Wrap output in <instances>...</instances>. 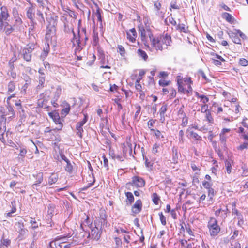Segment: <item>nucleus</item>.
Listing matches in <instances>:
<instances>
[{"mask_svg": "<svg viewBox=\"0 0 248 248\" xmlns=\"http://www.w3.org/2000/svg\"><path fill=\"white\" fill-rule=\"evenodd\" d=\"M139 35H140L142 41H146V37L148 36L150 40L151 35H153L150 30H145L143 28H140L139 30Z\"/></svg>", "mask_w": 248, "mask_h": 248, "instance_id": "obj_11", "label": "nucleus"}, {"mask_svg": "<svg viewBox=\"0 0 248 248\" xmlns=\"http://www.w3.org/2000/svg\"><path fill=\"white\" fill-rule=\"evenodd\" d=\"M244 126L246 129L240 127L239 128V132L241 133L242 138L245 139V140H248V125L244 124Z\"/></svg>", "mask_w": 248, "mask_h": 248, "instance_id": "obj_17", "label": "nucleus"}, {"mask_svg": "<svg viewBox=\"0 0 248 248\" xmlns=\"http://www.w3.org/2000/svg\"><path fill=\"white\" fill-rule=\"evenodd\" d=\"M96 6L97 7V9L96 12L95 13V15L96 16V17L97 18L98 20L99 21H100V22H101L102 18H101V13L100 11V9L97 5H96Z\"/></svg>", "mask_w": 248, "mask_h": 248, "instance_id": "obj_50", "label": "nucleus"}, {"mask_svg": "<svg viewBox=\"0 0 248 248\" xmlns=\"http://www.w3.org/2000/svg\"><path fill=\"white\" fill-rule=\"evenodd\" d=\"M127 39L131 42L133 43L136 40V36H133L129 32H126Z\"/></svg>", "mask_w": 248, "mask_h": 248, "instance_id": "obj_46", "label": "nucleus"}, {"mask_svg": "<svg viewBox=\"0 0 248 248\" xmlns=\"http://www.w3.org/2000/svg\"><path fill=\"white\" fill-rule=\"evenodd\" d=\"M47 92L46 91L44 93L40 94L39 95V98H41L42 99V101H44V103L46 104L49 98V95L47 94Z\"/></svg>", "mask_w": 248, "mask_h": 248, "instance_id": "obj_30", "label": "nucleus"}, {"mask_svg": "<svg viewBox=\"0 0 248 248\" xmlns=\"http://www.w3.org/2000/svg\"><path fill=\"white\" fill-rule=\"evenodd\" d=\"M159 216L161 224L164 226L166 225V220L165 217L163 215L162 212L159 213Z\"/></svg>", "mask_w": 248, "mask_h": 248, "instance_id": "obj_49", "label": "nucleus"}, {"mask_svg": "<svg viewBox=\"0 0 248 248\" xmlns=\"http://www.w3.org/2000/svg\"><path fill=\"white\" fill-rule=\"evenodd\" d=\"M10 243H11V241L10 239L3 238L1 240V244H0V248H2V247L4 246L7 247L10 245Z\"/></svg>", "mask_w": 248, "mask_h": 248, "instance_id": "obj_33", "label": "nucleus"}, {"mask_svg": "<svg viewBox=\"0 0 248 248\" xmlns=\"http://www.w3.org/2000/svg\"><path fill=\"white\" fill-rule=\"evenodd\" d=\"M231 248H241L240 244L236 240H233L231 243Z\"/></svg>", "mask_w": 248, "mask_h": 248, "instance_id": "obj_41", "label": "nucleus"}, {"mask_svg": "<svg viewBox=\"0 0 248 248\" xmlns=\"http://www.w3.org/2000/svg\"><path fill=\"white\" fill-rule=\"evenodd\" d=\"M72 32L73 35V37L71 40V42L73 43V46H76L77 44H81L82 43L80 40L81 35L79 34V30H78V32L77 36H76L75 33L74 32L73 30H72Z\"/></svg>", "mask_w": 248, "mask_h": 248, "instance_id": "obj_15", "label": "nucleus"}, {"mask_svg": "<svg viewBox=\"0 0 248 248\" xmlns=\"http://www.w3.org/2000/svg\"><path fill=\"white\" fill-rule=\"evenodd\" d=\"M3 30H4L6 34L9 35L13 32L14 29L12 25H9L8 23L7 25L4 26Z\"/></svg>", "mask_w": 248, "mask_h": 248, "instance_id": "obj_21", "label": "nucleus"}, {"mask_svg": "<svg viewBox=\"0 0 248 248\" xmlns=\"http://www.w3.org/2000/svg\"><path fill=\"white\" fill-rule=\"evenodd\" d=\"M70 106H69L68 107H66L64 108H63L62 110V114L63 115H67L69 112V111H70Z\"/></svg>", "mask_w": 248, "mask_h": 248, "instance_id": "obj_63", "label": "nucleus"}, {"mask_svg": "<svg viewBox=\"0 0 248 248\" xmlns=\"http://www.w3.org/2000/svg\"><path fill=\"white\" fill-rule=\"evenodd\" d=\"M84 118H83V119L82 121L78 122L76 125V126L78 127V128L82 127L83 125L87 122V121L88 120L87 114H84Z\"/></svg>", "mask_w": 248, "mask_h": 248, "instance_id": "obj_27", "label": "nucleus"}, {"mask_svg": "<svg viewBox=\"0 0 248 248\" xmlns=\"http://www.w3.org/2000/svg\"><path fill=\"white\" fill-rule=\"evenodd\" d=\"M37 105L39 107L43 108L44 107V108H48V106L46 105L44 103V101H42V99L41 98H39L38 100Z\"/></svg>", "mask_w": 248, "mask_h": 248, "instance_id": "obj_40", "label": "nucleus"}, {"mask_svg": "<svg viewBox=\"0 0 248 248\" xmlns=\"http://www.w3.org/2000/svg\"><path fill=\"white\" fill-rule=\"evenodd\" d=\"M232 213L237 216V219H241L243 217L242 215L235 207L232 209Z\"/></svg>", "mask_w": 248, "mask_h": 248, "instance_id": "obj_47", "label": "nucleus"}, {"mask_svg": "<svg viewBox=\"0 0 248 248\" xmlns=\"http://www.w3.org/2000/svg\"><path fill=\"white\" fill-rule=\"evenodd\" d=\"M32 176L35 178V183L31 186L32 189L38 190L37 187L39 186L43 181V173L42 172H36L32 174Z\"/></svg>", "mask_w": 248, "mask_h": 248, "instance_id": "obj_8", "label": "nucleus"}, {"mask_svg": "<svg viewBox=\"0 0 248 248\" xmlns=\"http://www.w3.org/2000/svg\"><path fill=\"white\" fill-rule=\"evenodd\" d=\"M30 223L32 224L33 225L32 226V229H36L38 227V225H37V222L32 217H31V220L30 221Z\"/></svg>", "mask_w": 248, "mask_h": 248, "instance_id": "obj_57", "label": "nucleus"}, {"mask_svg": "<svg viewBox=\"0 0 248 248\" xmlns=\"http://www.w3.org/2000/svg\"><path fill=\"white\" fill-rule=\"evenodd\" d=\"M152 200L154 204L157 205L160 200L159 197L156 193H154L152 195Z\"/></svg>", "mask_w": 248, "mask_h": 248, "instance_id": "obj_37", "label": "nucleus"}, {"mask_svg": "<svg viewBox=\"0 0 248 248\" xmlns=\"http://www.w3.org/2000/svg\"><path fill=\"white\" fill-rule=\"evenodd\" d=\"M159 147V145L156 144V143H155L154 145H153V148H152V152L154 154H156L157 153H158V150H157V149Z\"/></svg>", "mask_w": 248, "mask_h": 248, "instance_id": "obj_61", "label": "nucleus"}, {"mask_svg": "<svg viewBox=\"0 0 248 248\" xmlns=\"http://www.w3.org/2000/svg\"><path fill=\"white\" fill-rule=\"evenodd\" d=\"M9 17L8 9L5 6H2L0 11V21L3 23H8L7 20Z\"/></svg>", "mask_w": 248, "mask_h": 248, "instance_id": "obj_10", "label": "nucleus"}, {"mask_svg": "<svg viewBox=\"0 0 248 248\" xmlns=\"http://www.w3.org/2000/svg\"><path fill=\"white\" fill-rule=\"evenodd\" d=\"M62 89L60 86H58L56 88V91L54 93V96L53 97V99L55 100H57L59 98L61 94Z\"/></svg>", "mask_w": 248, "mask_h": 248, "instance_id": "obj_28", "label": "nucleus"}, {"mask_svg": "<svg viewBox=\"0 0 248 248\" xmlns=\"http://www.w3.org/2000/svg\"><path fill=\"white\" fill-rule=\"evenodd\" d=\"M177 29L179 30L181 32L186 33L187 31L186 26L184 24H179L177 26Z\"/></svg>", "mask_w": 248, "mask_h": 248, "instance_id": "obj_45", "label": "nucleus"}, {"mask_svg": "<svg viewBox=\"0 0 248 248\" xmlns=\"http://www.w3.org/2000/svg\"><path fill=\"white\" fill-rule=\"evenodd\" d=\"M207 189L208 190V196L210 197V199H212L215 195L214 190L212 187H210Z\"/></svg>", "mask_w": 248, "mask_h": 248, "instance_id": "obj_64", "label": "nucleus"}, {"mask_svg": "<svg viewBox=\"0 0 248 248\" xmlns=\"http://www.w3.org/2000/svg\"><path fill=\"white\" fill-rule=\"evenodd\" d=\"M76 128L77 130V135H78L79 136V137L81 138L82 137V132H83V128H78V127L76 126Z\"/></svg>", "mask_w": 248, "mask_h": 248, "instance_id": "obj_55", "label": "nucleus"}, {"mask_svg": "<svg viewBox=\"0 0 248 248\" xmlns=\"http://www.w3.org/2000/svg\"><path fill=\"white\" fill-rule=\"evenodd\" d=\"M7 110H8V112H6L5 115H9V118H11L14 117L15 115V112H14L13 108L11 106H9L7 107Z\"/></svg>", "mask_w": 248, "mask_h": 248, "instance_id": "obj_26", "label": "nucleus"}, {"mask_svg": "<svg viewBox=\"0 0 248 248\" xmlns=\"http://www.w3.org/2000/svg\"><path fill=\"white\" fill-rule=\"evenodd\" d=\"M99 59L100 60V62L101 64L100 68L110 69V66L108 65L109 64L108 57H106L103 52L99 51Z\"/></svg>", "mask_w": 248, "mask_h": 248, "instance_id": "obj_5", "label": "nucleus"}, {"mask_svg": "<svg viewBox=\"0 0 248 248\" xmlns=\"http://www.w3.org/2000/svg\"><path fill=\"white\" fill-rule=\"evenodd\" d=\"M184 224L185 225L186 230V232H187V233H188V234L191 236H194V232H192V231L190 229V225L188 224L187 225L185 224L184 223Z\"/></svg>", "mask_w": 248, "mask_h": 248, "instance_id": "obj_48", "label": "nucleus"}, {"mask_svg": "<svg viewBox=\"0 0 248 248\" xmlns=\"http://www.w3.org/2000/svg\"><path fill=\"white\" fill-rule=\"evenodd\" d=\"M229 35L234 43L238 44H241V40L235 33L231 32L229 33Z\"/></svg>", "mask_w": 248, "mask_h": 248, "instance_id": "obj_20", "label": "nucleus"}, {"mask_svg": "<svg viewBox=\"0 0 248 248\" xmlns=\"http://www.w3.org/2000/svg\"><path fill=\"white\" fill-rule=\"evenodd\" d=\"M55 209V205L54 204H49L48 205V214L50 215L51 217L53 216L54 214V211Z\"/></svg>", "mask_w": 248, "mask_h": 248, "instance_id": "obj_25", "label": "nucleus"}, {"mask_svg": "<svg viewBox=\"0 0 248 248\" xmlns=\"http://www.w3.org/2000/svg\"><path fill=\"white\" fill-rule=\"evenodd\" d=\"M38 73V85L37 86L36 88L37 90H40L45 86L44 84L46 80V76L45 73L43 71V70L41 68L39 69Z\"/></svg>", "mask_w": 248, "mask_h": 248, "instance_id": "obj_9", "label": "nucleus"}, {"mask_svg": "<svg viewBox=\"0 0 248 248\" xmlns=\"http://www.w3.org/2000/svg\"><path fill=\"white\" fill-rule=\"evenodd\" d=\"M58 180V175L56 173H52L48 178V184L51 185L55 184Z\"/></svg>", "mask_w": 248, "mask_h": 248, "instance_id": "obj_18", "label": "nucleus"}, {"mask_svg": "<svg viewBox=\"0 0 248 248\" xmlns=\"http://www.w3.org/2000/svg\"><path fill=\"white\" fill-rule=\"evenodd\" d=\"M248 148V140H245V141L238 147H237V149L238 150H243L244 149H246Z\"/></svg>", "mask_w": 248, "mask_h": 248, "instance_id": "obj_38", "label": "nucleus"}, {"mask_svg": "<svg viewBox=\"0 0 248 248\" xmlns=\"http://www.w3.org/2000/svg\"><path fill=\"white\" fill-rule=\"evenodd\" d=\"M150 42L151 46L156 50L162 51L163 49H167L168 46L170 45L171 38L170 36L167 33L155 37L151 35Z\"/></svg>", "mask_w": 248, "mask_h": 248, "instance_id": "obj_1", "label": "nucleus"}, {"mask_svg": "<svg viewBox=\"0 0 248 248\" xmlns=\"http://www.w3.org/2000/svg\"><path fill=\"white\" fill-rule=\"evenodd\" d=\"M206 117L207 121L209 122V123H213V119L209 112H208V113H206Z\"/></svg>", "mask_w": 248, "mask_h": 248, "instance_id": "obj_62", "label": "nucleus"}, {"mask_svg": "<svg viewBox=\"0 0 248 248\" xmlns=\"http://www.w3.org/2000/svg\"><path fill=\"white\" fill-rule=\"evenodd\" d=\"M137 54L139 56L141 57L144 61H146L148 58V56L145 51L139 49L137 51Z\"/></svg>", "mask_w": 248, "mask_h": 248, "instance_id": "obj_23", "label": "nucleus"}, {"mask_svg": "<svg viewBox=\"0 0 248 248\" xmlns=\"http://www.w3.org/2000/svg\"><path fill=\"white\" fill-rule=\"evenodd\" d=\"M145 184V182L143 179L139 176H134L132 178V181L127 185H130L138 188L143 187Z\"/></svg>", "mask_w": 248, "mask_h": 248, "instance_id": "obj_4", "label": "nucleus"}, {"mask_svg": "<svg viewBox=\"0 0 248 248\" xmlns=\"http://www.w3.org/2000/svg\"><path fill=\"white\" fill-rule=\"evenodd\" d=\"M49 115L51 117L56 124H59L60 129L62 127V123L61 122L59 115L57 113H53L52 112L49 113Z\"/></svg>", "mask_w": 248, "mask_h": 248, "instance_id": "obj_16", "label": "nucleus"}, {"mask_svg": "<svg viewBox=\"0 0 248 248\" xmlns=\"http://www.w3.org/2000/svg\"><path fill=\"white\" fill-rule=\"evenodd\" d=\"M200 98L201 99V101L203 103H206L209 101V98L204 95H201V96H200Z\"/></svg>", "mask_w": 248, "mask_h": 248, "instance_id": "obj_60", "label": "nucleus"}, {"mask_svg": "<svg viewBox=\"0 0 248 248\" xmlns=\"http://www.w3.org/2000/svg\"><path fill=\"white\" fill-rule=\"evenodd\" d=\"M118 49L119 50L118 52L120 53V55L124 56L125 53V51L123 46L118 45Z\"/></svg>", "mask_w": 248, "mask_h": 248, "instance_id": "obj_54", "label": "nucleus"}, {"mask_svg": "<svg viewBox=\"0 0 248 248\" xmlns=\"http://www.w3.org/2000/svg\"><path fill=\"white\" fill-rule=\"evenodd\" d=\"M212 63L215 64L216 66H220L221 65V62L220 61L218 60H216L215 59L212 58L211 59Z\"/></svg>", "mask_w": 248, "mask_h": 248, "instance_id": "obj_58", "label": "nucleus"}, {"mask_svg": "<svg viewBox=\"0 0 248 248\" xmlns=\"http://www.w3.org/2000/svg\"><path fill=\"white\" fill-rule=\"evenodd\" d=\"M142 202L140 200H137L132 207V211L134 214L139 213L142 209Z\"/></svg>", "mask_w": 248, "mask_h": 248, "instance_id": "obj_13", "label": "nucleus"}, {"mask_svg": "<svg viewBox=\"0 0 248 248\" xmlns=\"http://www.w3.org/2000/svg\"><path fill=\"white\" fill-rule=\"evenodd\" d=\"M172 163L176 164L178 162L179 158L181 154L178 153L177 148L173 147L172 149Z\"/></svg>", "mask_w": 248, "mask_h": 248, "instance_id": "obj_14", "label": "nucleus"}, {"mask_svg": "<svg viewBox=\"0 0 248 248\" xmlns=\"http://www.w3.org/2000/svg\"><path fill=\"white\" fill-rule=\"evenodd\" d=\"M190 136L194 138L195 140L201 141L202 138L199 136L197 133L191 131L189 132Z\"/></svg>", "mask_w": 248, "mask_h": 248, "instance_id": "obj_35", "label": "nucleus"}, {"mask_svg": "<svg viewBox=\"0 0 248 248\" xmlns=\"http://www.w3.org/2000/svg\"><path fill=\"white\" fill-rule=\"evenodd\" d=\"M94 224L95 228L97 230L101 229L103 226H106L107 225V221L106 220L105 214L103 213H101L100 215V218L94 221Z\"/></svg>", "mask_w": 248, "mask_h": 248, "instance_id": "obj_7", "label": "nucleus"}, {"mask_svg": "<svg viewBox=\"0 0 248 248\" xmlns=\"http://www.w3.org/2000/svg\"><path fill=\"white\" fill-rule=\"evenodd\" d=\"M33 11L34 9L32 7L28 8L27 11V16L31 21L33 20L34 16Z\"/></svg>", "mask_w": 248, "mask_h": 248, "instance_id": "obj_24", "label": "nucleus"}, {"mask_svg": "<svg viewBox=\"0 0 248 248\" xmlns=\"http://www.w3.org/2000/svg\"><path fill=\"white\" fill-rule=\"evenodd\" d=\"M37 15L39 16L38 20L41 23H44L45 22V19L43 17V14L40 11L38 10L37 12Z\"/></svg>", "mask_w": 248, "mask_h": 248, "instance_id": "obj_53", "label": "nucleus"}, {"mask_svg": "<svg viewBox=\"0 0 248 248\" xmlns=\"http://www.w3.org/2000/svg\"><path fill=\"white\" fill-rule=\"evenodd\" d=\"M225 16L226 20L229 22H231L232 20V16L229 13H225Z\"/></svg>", "mask_w": 248, "mask_h": 248, "instance_id": "obj_59", "label": "nucleus"}, {"mask_svg": "<svg viewBox=\"0 0 248 248\" xmlns=\"http://www.w3.org/2000/svg\"><path fill=\"white\" fill-rule=\"evenodd\" d=\"M125 195L126 196V202L127 204H129V205H131L132 203L134 201V197L133 195V194L130 192H125Z\"/></svg>", "mask_w": 248, "mask_h": 248, "instance_id": "obj_19", "label": "nucleus"}, {"mask_svg": "<svg viewBox=\"0 0 248 248\" xmlns=\"http://www.w3.org/2000/svg\"><path fill=\"white\" fill-rule=\"evenodd\" d=\"M141 107L139 106L137 107V111L135 112L134 116V119L139 121L140 119V116H139V114L140 112Z\"/></svg>", "mask_w": 248, "mask_h": 248, "instance_id": "obj_43", "label": "nucleus"}, {"mask_svg": "<svg viewBox=\"0 0 248 248\" xmlns=\"http://www.w3.org/2000/svg\"><path fill=\"white\" fill-rule=\"evenodd\" d=\"M15 24L14 26H19L22 24V21L19 16H16L14 15Z\"/></svg>", "mask_w": 248, "mask_h": 248, "instance_id": "obj_36", "label": "nucleus"}, {"mask_svg": "<svg viewBox=\"0 0 248 248\" xmlns=\"http://www.w3.org/2000/svg\"><path fill=\"white\" fill-rule=\"evenodd\" d=\"M184 106L183 105L178 111V116L183 119L186 118V114L184 111Z\"/></svg>", "mask_w": 248, "mask_h": 248, "instance_id": "obj_31", "label": "nucleus"}, {"mask_svg": "<svg viewBox=\"0 0 248 248\" xmlns=\"http://www.w3.org/2000/svg\"><path fill=\"white\" fill-rule=\"evenodd\" d=\"M228 209L227 207L224 209L220 208L215 211V216L217 217H219L223 220L227 217V211Z\"/></svg>", "mask_w": 248, "mask_h": 248, "instance_id": "obj_12", "label": "nucleus"}, {"mask_svg": "<svg viewBox=\"0 0 248 248\" xmlns=\"http://www.w3.org/2000/svg\"><path fill=\"white\" fill-rule=\"evenodd\" d=\"M114 241L115 242L116 246L115 248H119L122 245L121 239L117 237L114 238Z\"/></svg>", "mask_w": 248, "mask_h": 248, "instance_id": "obj_51", "label": "nucleus"}, {"mask_svg": "<svg viewBox=\"0 0 248 248\" xmlns=\"http://www.w3.org/2000/svg\"><path fill=\"white\" fill-rule=\"evenodd\" d=\"M15 227L16 231L19 233L18 238L22 239L23 236L28 232V230L25 229L23 223L19 221L16 222L15 224Z\"/></svg>", "mask_w": 248, "mask_h": 248, "instance_id": "obj_6", "label": "nucleus"}, {"mask_svg": "<svg viewBox=\"0 0 248 248\" xmlns=\"http://www.w3.org/2000/svg\"><path fill=\"white\" fill-rule=\"evenodd\" d=\"M66 163V165L65 167V169L66 171H67V172H71L73 170L72 165L71 164L69 160Z\"/></svg>", "mask_w": 248, "mask_h": 248, "instance_id": "obj_39", "label": "nucleus"}, {"mask_svg": "<svg viewBox=\"0 0 248 248\" xmlns=\"http://www.w3.org/2000/svg\"><path fill=\"white\" fill-rule=\"evenodd\" d=\"M85 45V43H84V44L83 43L77 44L75 46H76V48L75 50V53L80 52L82 49V48H83L82 46Z\"/></svg>", "mask_w": 248, "mask_h": 248, "instance_id": "obj_52", "label": "nucleus"}, {"mask_svg": "<svg viewBox=\"0 0 248 248\" xmlns=\"http://www.w3.org/2000/svg\"><path fill=\"white\" fill-rule=\"evenodd\" d=\"M151 131L154 132L156 138L158 139L164 138L163 135L161 134L160 131L158 130H155L154 129H151Z\"/></svg>", "mask_w": 248, "mask_h": 248, "instance_id": "obj_34", "label": "nucleus"}, {"mask_svg": "<svg viewBox=\"0 0 248 248\" xmlns=\"http://www.w3.org/2000/svg\"><path fill=\"white\" fill-rule=\"evenodd\" d=\"M16 88L15 83L13 81H10L8 84V93H10L13 92Z\"/></svg>", "mask_w": 248, "mask_h": 248, "instance_id": "obj_29", "label": "nucleus"}, {"mask_svg": "<svg viewBox=\"0 0 248 248\" xmlns=\"http://www.w3.org/2000/svg\"><path fill=\"white\" fill-rule=\"evenodd\" d=\"M49 46L48 44H47V47L46 48V50L44 49V50L43 51L42 53H41V54L40 55V58L42 60H44L46 58V57L47 56L48 52H49Z\"/></svg>", "mask_w": 248, "mask_h": 248, "instance_id": "obj_32", "label": "nucleus"}, {"mask_svg": "<svg viewBox=\"0 0 248 248\" xmlns=\"http://www.w3.org/2000/svg\"><path fill=\"white\" fill-rule=\"evenodd\" d=\"M232 163L233 161L232 160H227L225 162L227 172L228 174H230L232 172Z\"/></svg>", "mask_w": 248, "mask_h": 248, "instance_id": "obj_22", "label": "nucleus"}, {"mask_svg": "<svg viewBox=\"0 0 248 248\" xmlns=\"http://www.w3.org/2000/svg\"><path fill=\"white\" fill-rule=\"evenodd\" d=\"M248 61L245 59H241L239 61V64L243 66H246L248 65Z\"/></svg>", "mask_w": 248, "mask_h": 248, "instance_id": "obj_56", "label": "nucleus"}, {"mask_svg": "<svg viewBox=\"0 0 248 248\" xmlns=\"http://www.w3.org/2000/svg\"><path fill=\"white\" fill-rule=\"evenodd\" d=\"M34 45L33 44H29L21 50L22 56L25 61L29 62L31 60V53L34 49Z\"/></svg>", "mask_w": 248, "mask_h": 248, "instance_id": "obj_3", "label": "nucleus"}, {"mask_svg": "<svg viewBox=\"0 0 248 248\" xmlns=\"http://www.w3.org/2000/svg\"><path fill=\"white\" fill-rule=\"evenodd\" d=\"M167 106L166 104L163 105L159 110V113L161 117L163 116L165 113L167 111Z\"/></svg>", "mask_w": 248, "mask_h": 248, "instance_id": "obj_44", "label": "nucleus"}, {"mask_svg": "<svg viewBox=\"0 0 248 248\" xmlns=\"http://www.w3.org/2000/svg\"><path fill=\"white\" fill-rule=\"evenodd\" d=\"M207 227L209 230L210 234L212 237L217 236L220 231V227L217 224V221L213 217H211L208 222Z\"/></svg>", "mask_w": 248, "mask_h": 248, "instance_id": "obj_2", "label": "nucleus"}, {"mask_svg": "<svg viewBox=\"0 0 248 248\" xmlns=\"http://www.w3.org/2000/svg\"><path fill=\"white\" fill-rule=\"evenodd\" d=\"M220 140L221 146L224 148H226V137L223 136V134H220Z\"/></svg>", "mask_w": 248, "mask_h": 248, "instance_id": "obj_42", "label": "nucleus"}]
</instances>
